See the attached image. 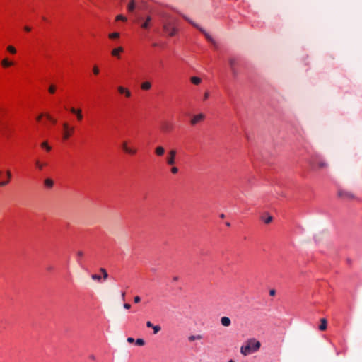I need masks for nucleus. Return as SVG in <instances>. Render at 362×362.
Segmentation results:
<instances>
[{"label": "nucleus", "mask_w": 362, "mask_h": 362, "mask_svg": "<svg viewBox=\"0 0 362 362\" xmlns=\"http://www.w3.org/2000/svg\"><path fill=\"white\" fill-rule=\"evenodd\" d=\"M78 257L81 258L83 256V252L82 251H78L76 253Z\"/></svg>", "instance_id": "nucleus-41"}, {"label": "nucleus", "mask_w": 362, "mask_h": 362, "mask_svg": "<svg viewBox=\"0 0 362 362\" xmlns=\"http://www.w3.org/2000/svg\"><path fill=\"white\" fill-rule=\"evenodd\" d=\"M327 320L325 318L321 319L320 325L319 326V329L321 331H324L327 329Z\"/></svg>", "instance_id": "nucleus-17"}, {"label": "nucleus", "mask_w": 362, "mask_h": 362, "mask_svg": "<svg viewBox=\"0 0 362 362\" xmlns=\"http://www.w3.org/2000/svg\"><path fill=\"white\" fill-rule=\"evenodd\" d=\"M100 272L102 273L103 274V278L104 280L107 279V277H108V274L107 272V271L104 269V268H100Z\"/></svg>", "instance_id": "nucleus-25"}, {"label": "nucleus", "mask_w": 362, "mask_h": 362, "mask_svg": "<svg viewBox=\"0 0 362 362\" xmlns=\"http://www.w3.org/2000/svg\"><path fill=\"white\" fill-rule=\"evenodd\" d=\"M190 81L193 84H195V85H199L202 82V79L197 76L191 77Z\"/></svg>", "instance_id": "nucleus-21"}, {"label": "nucleus", "mask_w": 362, "mask_h": 362, "mask_svg": "<svg viewBox=\"0 0 362 362\" xmlns=\"http://www.w3.org/2000/svg\"><path fill=\"white\" fill-rule=\"evenodd\" d=\"M203 338L202 335L197 334V335H190L188 337V340L189 341H194L195 340H201Z\"/></svg>", "instance_id": "nucleus-20"}, {"label": "nucleus", "mask_w": 362, "mask_h": 362, "mask_svg": "<svg viewBox=\"0 0 362 362\" xmlns=\"http://www.w3.org/2000/svg\"><path fill=\"white\" fill-rule=\"evenodd\" d=\"M183 18L187 21L190 24H192L194 27H195L196 28H197L200 32H202L204 36L206 37V38L207 39V40L209 42H210L211 43H212L213 45H216V41L213 39V37L205 30H204L202 28H201L199 25H197V23H195L194 22H193L192 20H190L189 18H188L187 16H183Z\"/></svg>", "instance_id": "nucleus-2"}, {"label": "nucleus", "mask_w": 362, "mask_h": 362, "mask_svg": "<svg viewBox=\"0 0 362 362\" xmlns=\"http://www.w3.org/2000/svg\"><path fill=\"white\" fill-rule=\"evenodd\" d=\"M204 119L205 115L203 113H199L192 117V118L190 120V124L192 125H196L197 124L202 122Z\"/></svg>", "instance_id": "nucleus-7"}, {"label": "nucleus", "mask_w": 362, "mask_h": 362, "mask_svg": "<svg viewBox=\"0 0 362 362\" xmlns=\"http://www.w3.org/2000/svg\"><path fill=\"white\" fill-rule=\"evenodd\" d=\"M228 362H234V361H232V360H230V361H229Z\"/></svg>", "instance_id": "nucleus-57"}, {"label": "nucleus", "mask_w": 362, "mask_h": 362, "mask_svg": "<svg viewBox=\"0 0 362 362\" xmlns=\"http://www.w3.org/2000/svg\"><path fill=\"white\" fill-rule=\"evenodd\" d=\"M70 136H71V132H69V131H65V132L63 134V139L64 140H66L69 138Z\"/></svg>", "instance_id": "nucleus-33"}, {"label": "nucleus", "mask_w": 362, "mask_h": 362, "mask_svg": "<svg viewBox=\"0 0 362 362\" xmlns=\"http://www.w3.org/2000/svg\"><path fill=\"white\" fill-rule=\"evenodd\" d=\"M178 279H179L178 276H174L173 278V281H178Z\"/></svg>", "instance_id": "nucleus-50"}, {"label": "nucleus", "mask_w": 362, "mask_h": 362, "mask_svg": "<svg viewBox=\"0 0 362 362\" xmlns=\"http://www.w3.org/2000/svg\"><path fill=\"white\" fill-rule=\"evenodd\" d=\"M155 153L158 156H162L165 153V148L161 146H157L155 148Z\"/></svg>", "instance_id": "nucleus-16"}, {"label": "nucleus", "mask_w": 362, "mask_h": 362, "mask_svg": "<svg viewBox=\"0 0 362 362\" xmlns=\"http://www.w3.org/2000/svg\"><path fill=\"white\" fill-rule=\"evenodd\" d=\"M123 306L125 309H129L131 308V305L129 303H124Z\"/></svg>", "instance_id": "nucleus-46"}, {"label": "nucleus", "mask_w": 362, "mask_h": 362, "mask_svg": "<svg viewBox=\"0 0 362 362\" xmlns=\"http://www.w3.org/2000/svg\"><path fill=\"white\" fill-rule=\"evenodd\" d=\"M176 151L175 149H171L168 151V155L166 156V163L168 165H174L175 163V156H176Z\"/></svg>", "instance_id": "nucleus-5"}, {"label": "nucleus", "mask_w": 362, "mask_h": 362, "mask_svg": "<svg viewBox=\"0 0 362 362\" xmlns=\"http://www.w3.org/2000/svg\"><path fill=\"white\" fill-rule=\"evenodd\" d=\"M2 175V171L0 170V177H1Z\"/></svg>", "instance_id": "nucleus-55"}, {"label": "nucleus", "mask_w": 362, "mask_h": 362, "mask_svg": "<svg viewBox=\"0 0 362 362\" xmlns=\"http://www.w3.org/2000/svg\"><path fill=\"white\" fill-rule=\"evenodd\" d=\"M162 129L165 132H170L173 129V126L168 122H165L162 125Z\"/></svg>", "instance_id": "nucleus-19"}, {"label": "nucleus", "mask_w": 362, "mask_h": 362, "mask_svg": "<svg viewBox=\"0 0 362 362\" xmlns=\"http://www.w3.org/2000/svg\"><path fill=\"white\" fill-rule=\"evenodd\" d=\"M228 62H229L230 68L231 69V71H232L233 74L234 76H236L237 74H238V71H237V70L235 69V66L237 65V60H236V59H235L233 57H230L228 59Z\"/></svg>", "instance_id": "nucleus-8"}, {"label": "nucleus", "mask_w": 362, "mask_h": 362, "mask_svg": "<svg viewBox=\"0 0 362 362\" xmlns=\"http://www.w3.org/2000/svg\"><path fill=\"white\" fill-rule=\"evenodd\" d=\"M41 146L42 148H45L47 151H49L51 150V146L48 145V143L47 141H44L41 144Z\"/></svg>", "instance_id": "nucleus-27"}, {"label": "nucleus", "mask_w": 362, "mask_h": 362, "mask_svg": "<svg viewBox=\"0 0 362 362\" xmlns=\"http://www.w3.org/2000/svg\"><path fill=\"white\" fill-rule=\"evenodd\" d=\"M152 329H153V333L156 334L161 330V327L160 325H153Z\"/></svg>", "instance_id": "nucleus-29"}, {"label": "nucleus", "mask_w": 362, "mask_h": 362, "mask_svg": "<svg viewBox=\"0 0 362 362\" xmlns=\"http://www.w3.org/2000/svg\"><path fill=\"white\" fill-rule=\"evenodd\" d=\"M261 344L255 339H249L245 345L240 348V353L244 356H247L252 352L257 351L260 348Z\"/></svg>", "instance_id": "nucleus-1"}, {"label": "nucleus", "mask_w": 362, "mask_h": 362, "mask_svg": "<svg viewBox=\"0 0 362 362\" xmlns=\"http://www.w3.org/2000/svg\"><path fill=\"white\" fill-rule=\"evenodd\" d=\"M24 30L27 32H30L31 30V28L28 26H25Z\"/></svg>", "instance_id": "nucleus-48"}, {"label": "nucleus", "mask_w": 362, "mask_h": 362, "mask_svg": "<svg viewBox=\"0 0 362 362\" xmlns=\"http://www.w3.org/2000/svg\"><path fill=\"white\" fill-rule=\"evenodd\" d=\"M93 74H95V75H98V74H99L100 70H99L98 67L96 65H95V66L93 67Z\"/></svg>", "instance_id": "nucleus-37"}, {"label": "nucleus", "mask_w": 362, "mask_h": 362, "mask_svg": "<svg viewBox=\"0 0 362 362\" xmlns=\"http://www.w3.org/2000/svg\"><path fill=\"white\" fill-rule=\"evenodd\" d=\"M56 90V86L54 85H51L49 87V92L52 94L54 93Z\"/></svg>", "instance_id": "nucleus-35"}, {"label": "nucleus", "mask_w": 362, "mask_h": 362, "mask_svg": "<svg viewBox=\"0 0 362 362\" xmlns=\"http://www.w3.org/2000/svg\"><path fill=\"white\" fill-rule=\"evenodd\" d=\"M276 293V291L274 289H272L269 291V295L274 296Z\"/></svg>", "instance_id": "nucleus-45"}, {"label": "nucleus", "mask_w": 362, "mask_h": 362, "mask_svg": "<svg viewBox=\"0 0 362 362\" xmlns=\"http://www.w3.org/2000/svg\"><path fill=\"white\" fill-rule=\"evenodd\" d=\"M48 270H51L52 269V267H49L47 268Z\"/></svg>", "instance_id": "nucleus-56"}, {"label": "nucleus", "mask_w": 362, "mask_h": 362, "mask_svg": "<svg viewBox=\"0 0 362 362\" xmlns=\"http://www.w3.org/2000/svg\"><path fill=\"white\" fill-rule=\"evenodd\" d=\"M7 50L11 53V54H16V49L14 47L11 46V45H9L7 47Z\"/></svg>", "instance_id": "nucleus-30"}, {"label": "nucleus", "mask_w": 362, "mask_h": 362, "mask_svg": "<svg viewBox=\"0 0 362 362\" xmlns=\"http://www.w3.org/2000/svg\"><path fill=\"white\" fill-rule=\"evenodd\" d=\"M70 112L76 115V117L78 121L82 120L83 115H82V110L81 109H76L74 107H71V108H70Z\"/></svg>", "instance_id": "nucleus-11"}, {"label": "nucleus", "mask_w": 362, "mask_h": 362, "mask_svg": "<svg viewBox=\"0 0 362 362\" xmlns=\"http://www.w3.org/2000/svg\"><path fill=\"white\" fill-rule=\"evenodd\" d=\"M152 18L150 16H147L146 20L141 23V27L143 29H148L150 27V23L151 21Z\"/></svg>", "instance_id": "nucleus-12"}, {"label": "nucleus", "mask_w": 362, "mask_h": 362, "mask_svg": "<svg viewBox=\"0 0 362 362\" xmlns=\"http://www.w3.org/2000/svg\"><path fill=\"white\" fill-rule=\"evenodd\" d=\"M262 219L265 223L268 224L272 221L273 218L272 216H268L266 218H262Z\"/></svg>", "instance_id": "nucleus-31"}, {"label": "nucleus", "mask_w": 362, "mask_h": 362, "mask_svg": "<svg viewBox=\"0 0 362 362\" xmlns=\"http://www.w3.org/2000/svg\"><path fill=\"white\" fill-rule=\"evenodd\" d=\"M109 37L110 39H116V38H118L119 37V33H112L110 34H109Z\"/></svg>", "instance_id": "nucleus-26"}, {"label": "nucleus", "mask_w": 362, "mask_h": 362, "mask_svg": "<svg viewBox=\"0 0 362 362\" xmlns=\"http://www.w3.org/2000/svg\"><path fill=\"white\" fill-rule=\"evenodd\" d=\"M121 298L123 300H124V298H125V293L124 292H122V294H121Z\"/></svg>", "instance_id": "nucleus-49"}, {"label": "nucleus", "mask_w": 362, "mask_h": 362, "mask_svg": "<svg viewBox=\"0 0 362 362\" xmlns=\"http://www.w3.org/2000/svg\"><path fill=\"white\" fill-rule=\"evenodd\" d=\"M317 166L320 169L325 168L328 166V163L325 160H319Z\"/></svg>", "instance_id": "nucleus-22"}, {"label": "nucleus", "mask_w": 362, "mask_h": 362, "mask_svg": "<svg viewBox=\"0 0 362 362\" xmlns=\"http://www.w3.org/2000/svg\"><path fill=\"white\" fill-rule=\"evenodd\" d=\"M54 185V182L52 179L51 178H46L44 180V186L47 188V189H52Z\"/></svg>", "instance_id": "nucleus-13"}, {"label": "nucleus", "mask_w": 362, "mask_h": 362, "mask_svg": "<svg viewBox=\"0 0 362 362\" xmlns=\"http://www.w3.org/2000/svg\"><path fill=\"white\" fill-rule=\"evenodd\" d=\"M135 8V3L134 0H132L129 4L127 6V9L129 12H132L134 11Z\"/></svg>", "instance_id": "nucleus-24"}, {"label": "nucleus", "mask_w": 362, "mask_h": 362, "mask_svg": "<svg viewBox=\"0 0 362 362\" xmlns=\"http://www.w3.org/2000/svg\"><path fill=\"white\" fill-rule=\"evenodd\" d=\"M151 88V83L149 81L143 82L141 85V88L144 90H148Z\"/></svg>", "instance_id": "nucleus-18"}, {"label": "nucleus", "mask_w": 362, "mask_h": 362, "mask_svg": "<svg viewBox=\"0 0 362 362\" xmlns=\"http://www.w3.org/2000/svg\"><path fill=\"white\" fill-rule=\"evenodd\" d=\"M146 326L147 327L152 328L153 327V325L150 321L146 322Z\"/></svg>", "instance_id": "nucleus-42"}, {"label": "nucleus", "mask_w": 362, "mask_h": 362, "mask_svg": "<svg viewBox=\"0 0 362 362\" xmlns=\"http://www.w3.org/2000/svg\"><path fill=\"white\" fill-rule=\"evenodd\" d=\"M6 178H7L6 180H1L0 181V187H4L6 185H7L9 182H10V180L11 179V177H12V174H11V172L10 170H7L6 171Z\"/></svg>", "instance_id": "nucleus-9"}, {"label": "nucleus", "mask_w": 362, "mask_h": 362, "mask_svg": "<svg viewBox=\"0 0 362 362\" xmlns=\"http://www.w3.org/2000/svg\"><path fill=\"white\" fill-rule=\"evenodd\" d=\"M141 300V298L139 296H136L134 298V301L135 303H139Z\"/></svg>", "instance_id": "nucleus-40"}, {"label": "nucleus", "mask_w": 362, "mask_h": 362, "mask_svg": "<svg viewBox=\"0 0 362 362\" xmlns=\"http://www.w3.org/2000/svg\"><path fill=\"white\" fill-rule=\"evenodd\" d=\"M136 344L138 346H144L145 344V341L143 339H137L136 340Z\"/></svg>", "instance_id": "nucleus-32"}, {"label": "nucleus", "mask_w": 362, "mask_h": 362, "mask_svg": "<svg viewBox=\"0 0 362 362\" xmlns=\"http://www.w3.org/2000/svg\"><path fill=\"white\" fill-rule=\"evenodd\" d=\"M163 30L169 36H174L177 33V29L173 27L170 22H167L163 24Z\"/></svg>", "instance_id": "nucleus-4"}, {"label": "nucleus", "mask_w": 362, "mask_h": 362, "mask_svg": "<svg viewBox=\"0 0 362 362\" xmlns=\"http://www.w3.org/2000/svg\"><path fill=\"white\" fill-rule=\"evenodd\" d=\"M123 51V48L122 47H119L112 50V55L119 58V53L122 52Z\"/></svg>", "instance_id": "nucleus-15"}, {"label": "nucleus", "mask_w": 362, "mask_h": 362, "mask_svg": "<svg viewBox=\"0 0 362 362\" xmlns=\"http://www.w3.org/2000/svg\"><path fill=\"white\" fill-rule=\"evenodd\" d=\"M13 64V62H9L7 59H4L1 61V65L6 68L12 66Z\"/></svg>", "instance_id": "nucleus-23"}, {"label": "nucleus", "mask_w": 362, "mask_h": 362, "mask_svg": "<svg viewBox=\"0 0 362 362\" xmlns=\"http://www.w3.org/2000/svg\"><path fill=\"white\" fill-rule=\"evenodd\" d=\"M221 323L224 327H229L231 324V321L228 317H222L221 318Z\"/></svg>", "instance_id": "nucleus-14"}, {"label": "nucleus", "mask_w": 362, "mask_h": 362, "mask_svg": "<svg viewBox=\"0 0 362 362\" xmlns=\"http://www.w3.org/2000/svg\"><path fill=\"white\" fill-rule=\"evenodd\" d=\"M338 196L345 200H351L355 198V195L350 191L339 189L338 191Z\"/></svg>", "instance_id": "nucleus-3"}, {"label": "nucleus", "mask_w": 362, "mask_h": 362, "mask_svg": "<svg viewBox=\"0 0 362 362\" xmlns=\"http://www.w3.org/2000/svg\"><path fill=\"white\" fill-rule=\"evenodd\" d=\"M172 168L170 169V171L173 174H177L178 173V168L175 166L171 165Z\"/></svg>", "instance_id": "nucleus-36"}, {"label": "nucleus", "mask_w": 362, "mask_h": 362, "mask_svg": "<svg viewBox=\"0 0 362 362\" xmlns=\"http://www.w3.org/2000/svg\"><path fill=\"white\" fill-rule=\"evenodd\" d=\"M35 165L36 166L40 169V170H42L44 167V164L41 163L40 161L37 160L35 162Z\"/></svg>", "instance_id": "nucleus-38"}, {"label": "nucleus", "mask_w": 362, "mask_h": 362, "mask_svg": "<svg viewBox=\"0 0 362 362\" xmlns=\"http://www.w3.org/2000/svg\"><path fill=\"white\" fill-rule=\"evenodd\" d=\"M63 127L65 131H68V129H69V124L67 123H64L63 124Z\"/></svg>", "instance_id": "nucleus-44"}, {"label": "nucleus", "mask_w": 362, "mask_h": 362, "mask_svg": "<svg viewBox=\"0 0 362 362\" xmlns=\"http://www.w3.org/2000/svg\"><path fill=\"white\" fill-rule=\"evenodd\" d=\"M117 90L120 94H124L127 98L132 96L131 91L127 88L119 86L117 87Z\"/></svg>", "instance_id": "nucleus-10"}, {"label": "nucleus", "mask_w": 362, "mask_h": 362, "mask_svg": "<svg viewBox=\"0 0 362 362\" xmlns=\"http://www.w3.org/2000/svg\"><path fill=\"white\" fill-rule=\"evenodd\" d=\"M209 93L208 92H206V93H204V98H203V99H204V100H207V99L209 98Z\"/></svg>", "instance_id": "nucleus-43"}, {"label": "nucleus", "mask_w": 362, "mask_h": 362, "mask_svg": "<svg viewBox=\"0 0 362 362\" xmlns=\"http://www.w3.org/2000/svg\"><path fill=\"white\" fill-rule=\"evenodd\" d=\"M91 279L93 281H100L101 280L102 277H101V276H100L98 274H92L91 275Z\"/></svg>", "instance_id": "nucleus-28"}, {"label": "nucleus", "mask_w": 362, "mask_h": 362, "mask_svg": "<svg viewBox=\"0 0 362 362\" xmlns=\"http://www.w3.org/2000/svg\"><path fill=\"white\" fill-rule=\"evenodd\" d=\"M122 147L123 151L129 155H134L137 153V149L136 148H132L128 146L127 141H123L122 144Z\"/></svg>", "instance_id": "nucleus-6"}, {"label": "nucleus", "mask_w": 362, "mask_h": 362, "mask_svg": "<svg viewBox=\"0 0 362 362\" xmlns=\"http://www.w3.org/2000/svg\"><path fill=\"white\" fill-rule=\"evenodd\" d=\"M90 358L92 359V360H95V356L93 355L90 356Z\"/></svg>", "instance_id": "nucleus-52"}, {"label": "nucleus", "mask_w": 362, "mask_h": 362, "mask_svg": "<svg viewBox=\"0 0 362 362\" xmlns=\"http://www.w3.org/2000/svg\"><path fill=\"white\" fill-rule=\"evenodd\" d=\"M116 20L117 21H127V18L124 17V16L122 15H118L116 17Z\"/></svg>", "instance_id": "nucleus-34"}, {"label": "nucleus", "mask_w": 362, "mask_h": 362, "mask_svg": "<svg viewBox=\"0 0 362 362\" xmlns=\"http://www.w3.org/2000/svg\"><path fill=\"white\" fill-rule=\"evenodd\" d=\"M220 216H221V218H223L225 217L223 214H222Z\"/></svg>", "instance_id": "nucleus-54"}, {"label": "nucleus", "mask_w": 362, "mask_h": 362, "mask_svg": "<svg viewBox=\"0 0 362 362\" xmlns=\"http://www.w3.org/2000/svg\"><path fill=\"white\" fill-rule=\"evenodd\" d=\"M127 341L129 342V343H132L134 341V339L132 338V337H128Z\"/></svg>", "instance_id": "nucleus-47"}, {"label": "nucleus", "mask_w": 362, "mask_h": 362, "mask_svg": "<svg viewBox=\"0 0 362 362\" xmlns=\"http://www.w3.org/2000/svg\"><path fill=\"white\" fill-rule=\"evenodd\" d=\"M42 116H43V115H42H42H39V116L37 117V121H40V120L41 119V118H42Z\"/></svg>", "instance_id": "nucleus-51"}, {"label": "nucleus", "mask_w": 362, "mask_h": 362, "mask_svg": "<svg viewBox=\"0 0 362 362\" xmlns=\"http://www.w3.org/2000/svg\"><path fill=\"white\" fill-rule=\"evenodd\" d=\"M47 118L49 119L52 123L55 124L57 122V120L53 119L49 114L45 115Z\"/></svg>", "instance_id": "nucleus-39"}, {"label": "nucleus", "mask_w": 362, "mask_h": 362, "mask_svg": "<svg viewBox=\"0 0 362 362\" xmlns=\"http://www.w3.org/2000/svg\"><path fill=\"white\" fill-rule=\"evenodd\" d=\"M226 225L227 226H230V223H229V222H226Z\"/></svg>", "instance_id": "nucleus-53"}]
</instances>
